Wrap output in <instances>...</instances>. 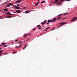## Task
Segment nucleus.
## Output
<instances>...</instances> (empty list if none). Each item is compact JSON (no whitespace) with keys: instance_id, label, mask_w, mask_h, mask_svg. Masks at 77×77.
Listing matches in <instances>:
<instances>
[{"instance_id":"f257e3e1","label":"nucleus","mask_w":77,"mask_h":77,"mask_svg":"<svg viewBox=\"0 0 77 77\" xmlns=\"http://www.w3.org/2000/svg\"><path fill=\"white\" fill-rule=\"evenodd\" d=\"M56 21V18H55L51 20H48V22L49 23H50V22H53V21H54V22H55Z\"/></svg>"},{"instance_id":"f03ea898","label":"nucleus","mask_w":77,"mask_h":77,"mask_svg":"<svg viewBox=\"0 0 77 77\" xmlns=\"http://www.w3.org/2000/svg\"><path fill=\"white\" fill-rule=\"evenodd\" d=\"M76 19H77V17H74L73 18V20H71V21L72 22L75 21L76 20Z\"/></svg>"},{"instance_id":"7ed1b4c3","label":"nucleus","mask_w":77,"mask_h":77,"mask_svg":"<svg viewBox=\"0 0 77 77\" xmlns=\"http://www.w3.org/2000/svg\"><path fill=\"white\" fill-rule=\"evenodd\" d=\"M21 2V0H18L16 1L15 3L17 4V3H20Z\"/></svg>"},{"instance_id":"20e7f679","label":"nucleus","mask_w":77,"mask_h":77,"mask_svg":"<svg viewBox=\"0 0 77 77\" xmlns=\"http://www.w3.org/2000/svg\"><path fill=\"white\" fill-rule=\"evenodd\" d=\"M62 3L60 2H59L57 4V6H59V5H62Z\"/></svg>"},{"instance_id":"39448f33","label":"nucleus","mask_w":77,"mask_h":77,"mask_svg":"<svg viewBox=\"0 0 77 77\" xmlns=\"http://www.w3.org/2000/svg\"><path fill=\"white\" fill-rule=\"evenodd\" d=\"M46 21H47V20H45L43 22L41 23L42 24V25H43V24H45V23H46Z\"/></svg>"},{"instance_id":"423d86ee","label":"nucleus","mask_w":77,"mask_h":77,"mask_svg":"<svg viewBox=\"0 0 77 77\" xmlns=\"http://www.w3.org/2000/svg\"><path fill=\"white\" fill-rule=\"evenodd\" d=\"M13 5V4H11V3H9L7 5H6V6H11V5Z\"/></svg>"},{"instance_id":"0eeeda50","label":"nucleus","mask_w":77,"mask_h":77,"mask_svg":"<svg viewBox=\"0 0 77 77\" xmlns=\"http://www.w3.org/2000/svg\"><path fill=\"white\" fill-rule=\"evenodd\" d=\"M61 17H58L57 18V19L56 18V20H60L61 19Z\"/></svg>"},{"instance_id":"6e6552de","label":"nucleus","mask_w":77,"mask_h":77,"mask_svg":"<svg viewBox=\"0 0 77 77\" xmlns=\"http://www.w3.org/2000/svg\"><path fill=\"white\" fill-rule=\"evenodd\" d=\"M16 12L17 13H20V12H21V11H20V10H16Z\"/></svg>"},{"instance_id":"1a4fd4ad","label":"nucleus","mask_w":77,"mask_h":77,"mask_svg":"<svg viewBox=\"0 0 77 77\" xmlns=\"http://www.w3.org/2000/svg\"><path fill=\"white\" fill-rule=\"evenodd\" d=\"M30 12V11H25V14H27L28 13H29Z\"/></svg>"},{"instance_id":"9d476101","label":"nucleus","mask_w":77,"mask_h":77,"mask_svg":"<svg viewBox=\"0 0 77 77\" xmlns=\"http://www.w3.org/2000/svg\"><path fill=\"white\" fill-rule=\"evenodd\" d=\"M15 7H16V8H17V9H20V7H18L17 6H15Z\"/></svg>"},{"instance_id":"9b49d317","label":"nucleus","mask_w":77,"mask_h":77,"mask_svg":"<svg viewBox=\"0 0 77 77\" xmlns=\"http://www.w3.org/2000/svg\"><path fill=\"white\" fill-rule=\"evenodd\" d=\"M60 24H66V22H62L60 23Z\"/></svg>"},{"instance_id":"f8f14e48","label":"nucleus","mask_w":77,"mask_h":77,"mask_svg":"<svg viewBox=\"0 0 77 77\" xmlns=\"http://www.w3.org/2000/svg\"><path fill=\"white\" fill-rule=\"evenodd\" d=\"M59 0H55V3H57V2H58Z\"/></svg>"},{"instance_id":"ddd939ff","label":"nucleus","mask_w":77,"mask_h":77,"mask_svg":"<svg viewBox=\"0 0 77 77\" xmlns=\"http://www.w3.org/2000/svg\"><path fill=\"white\" fill-rule=\"evenodd\" d=\"M27 34L24 35H23L24 38H26V36H27Z\"/></svg>"},{"instance_id":"4468645a","label":"nucleus","mask_w":77,"mask_h":77,"mask_svg":"<svg viewBox=\"0 0 77 77\" xmlns=\"http://www.w3.org/2000/svg\"><path fill=\"white\" fill-rule=\"evenodd\" d=\"M38 3H39V2H37L36 4H35V6H36L38 5Z\"/></svg>"},{"instance_id":"2eb2a0df","label":"nucleus","mask_w":77,"mask_h":77,"mask_svg":"<svg viewBox=\"0 0 77 77\" xmlns=\"http://www.w3.org/2000/svg\"><path fill=\"white\" fill-rule=\"evenodd\" d=\"M6 43H3L2 44V45H6Z\"/></svg>"},{"instance_id":"dca6fc26","label":"nucleus","mask_w":77,"mask_h":77,"mask_svg":"<svg viewBox=\"0 0 77 77\" xmlns=\"http://www.w3.org/2000/svg\"><path fill=\"white\" fill-rule=\"evenodd\" d=\"M45 2L43 1L41 2V4L44 3H45Z\"/></svg>"},{"instance_id":"f3484780","label":"nucleus","mask_w":77,"mask_h":77,"mask_svg":"<svg viewBox=\"0 0 77 77\" xmlns=\"http://www.w3.org/2000/svg\"><path fill=\"white\" fill-rule=\"evenodd\" d=\"M4 11H8V9H4Z\"/></svg>"},{"instance_id":"a211bd4d","label":"nucleus","mask_w":77,"mask_h":77,"mask_svg":"<svg viewBox=\"0 0 77 77\" xmlns=\"http://www.w3.org/2000/svg\"><path fill=\"white\" fill-rule=\"evenodd\" d=\"M9 15H12V16L14 15V14H9Z\"/></svg>"},{"instance_id":"6ab92c4d","label":"nucleus","mask_w":77,"mask_h":77,"mask_svg":"<svg viewBox=\"0 0 77 77\" xmlns=\"http://www.w3.org/2000/svg\"><path fill=\"white\" fill-rule=\"evenodd\" d=\"M27 45L26 46H25V47L24 48H23V50H24V49H25V48H26L27 47Z\"/></svg>"},{"instance_id":"aec40b11","label":"nucleus","mask_w":77,"mask_h":77,"mask_svg":"<svg viewBox=\"0 0 77 77\" xmlns=\"http://www.w3.org/2000/svg\"><path fill=\"white\" fill-rule=\"evenodd\" d=\"M50 27H48L46 28V30H48V28H50Z\"/></svg>"},{"instance_id":"412c9836","label":"nucleus","mask_w":77,"mask_h":77,"mask_svg":"<svg viewBox=\"0 0 77 77\" xmlns=\"http://www.w3.org/2000/svg\"><path fill=\"white\" fill-rule=\"evenodd\" d=\"M63 15V14H59L58 15V16H59V17H60V16H61V15Z\"/></svg>"},{"instance_id":"4be33fe9","label":"nucleus","mask_w":77,"mask_h":77,"mask_svg":"<svg viewBox=\"0 0 77 77\" xmlns=\"http://www.w3.org/2000/svg\"><path fill=\"white\" fill-rule=\"evenodd\" d=\"M7 14H10V12H7Z\"/></svg>"},{"instance_id":"5701e85b","label":"nucleus","mask_w":77,"mask_h":77,"mask_svg":"<svg viewBox=\"0 0 77 77\" xmlns=\"http://www.w3.org/2000/svg\"><path fill=\"white\" fill-rule=\"evenodd\" d=\"M60 26H63V25H60V26H59L58 27H60Z\"/></svg>"},{"instance_id":"b1692460","label":"nucleus","mask_w":77,"mask_h":77,"mask_svg":"<svg viewBox=\"0 0 77 77\" xmlns=\"http://www.w3.org/2000/svg\"><path fill=\"white\" fill-rule=\"evenodd\" d=\"M39 29H41V26H40L39 28Z\"/></svg>"},{"instance_id":"393cba45","label":"nucleus","mask_w":77,"mask_h":77,"mask_svg":"<svg viewBox=\"0 0 77 77\" xmlns=\"http://www.w3.org/2000/svg\"><path fill=\"white\" fill-rule=\"evenodd\" d=\"M21 42H22L21 41L18 42L17 43H19L20 44V43H21Z\"/></svg>"},{"instance_id":"a878e982","label":"nucleus","mask_w":77,"mask_h":77,"mask_svg":"<svg viewBox=\"0 0 77 77\" xmlns=\"http://www.w3.org/2000/svg\"><path fill=\"white\" fill-rule=\"evenodd\" d=\"M40 27V25H38L37 26V27Z\"/></svg>"},{"instance_id":"bb28decb","label":"nucleus","mask_w":77,"mask_h":77,"mask_svg":"<svg viewBox=\"0 0 77 77\" xmlns=\"http://www.w3.org/2000/svg\"><path fill=\"white\" fill-rule=\"evenodd\" d=\"M17 41H18V39H17L16 40L15 42H17Z\"/></svg>"},{"instance_id":"cd10ccee","label":"nucleus","mask_w":77,"mask_h":77,"mask_svg":"<svg viewBox=\"0 0 77 77\" xmlns=\"http://www.w3.org/2000/svg\"><path fill=\"white\" fill-rule=\"evenodd\" d=\"M68 14V13H64L63 14V15H66V14Z\"/></svg>"},{"instance_id":"c85d7f7f","label":"nucleus","mask_w":77,"mask_h":77,"mask_svg":"<svg viewBox=\"0 0 77 77\" xmlns=\"http://www.w3.org/2000/svg\"><path fill=\"white\" fill-rule=\"evenodd\" d=\"M47 24L48 25V24H50V23H49V22H48L47 23Z\"/></svg>"},{"instance_id":"c756f323","label":"nucleus","mask_w":77,"mask_h":77,"mask_svg":"<svg viewBox=\"0 0 77 77\" xmlns=\"http://www.w3.org/2000/svg\"><path fill=\"white\" fill-rule=\"evenodd\" d=\"M7 46H8L7 45H4V47H7Z\"/></svg>"},{"instance_id":"7c9ffc66","label":"nucleus","mask_w":77,"mask_h":77,"mask_svg":"<svg viewBox=\"0 0 77 77\" xmlns=\"http://www.w3.org/2000/svg\"><path fill=\"white\" fill-rule=\"evenodd\" d=\"M35 28H34V29L32 30L34 31V30H35Z\"/></svg>"},{"instance_id":"2f4dec72","label":"nucleus","mask_w":77,"mask_h":77,"mask_svg":"<svg viewBox=\"0 0 77 77\" xmlns=\"http://www.w3.org/2000/svg\"><path fill=\"white\" fill-rule=\"evenodd\" d=\"M1 53H2V52L1 51H0V54Z\"/></svg>"},{"instance_id":"473e14b6","label":"nucleus","mask_w":77,"mask_h":77,"mask_svg":"<svg viewBox=\"0 0 77 77\" xmlns=\"http://www.w3.org/2000/svg\"><path fill=\"white\" fill-rule=\"evenodd\" d=\"M64 19H66V18H63L62 19V20H64Z\"/></svg>"},{"instance_id":"72a5a7b5","label":"nucleus","mask_w":77,"mask_h":77,"mask_svg":"<svg viewBox=\"0 0 77 77\" xmlns=\"http://www.w3.org/2000/svg\"><path fill=\"white\" fill-rule=\"evenodd\" d=\"M14 42H12L11 44H12L13 45L14 44Z\"/></svg>"},{"instance_id":"f704fd0d","label":"nucleus","mask_w":77,"mask_h":77,"mask_svg":"<svg viewBox=\"0 0 77 77\" xmlns=\"http://www.w3.org/2000/svg\"><path fill=\"white\" fill-rule=\"evenodd\" d=\"M22 45V43L20 45H19V47H20V45Z\"/></svg>"},{"instance_id":"c9c22d12","label":"nucleus","mask_w":77,"mask_h":77,"mask_svg":"<svg viewBox=\"0 0 77 77\" xmlns=\"http://www.w3.org/2000/svg\"><path fill=\"white\" fill-rule=\"evenodd\" d=\"M13 14H14V13H15V14H16V12H13Z\"/></svg>"},{"instance_id":"e433bc0d","label":"nucleus","mask_w":77,"mask_h":77,"mask_svg":"<svg viewBox=\"0 0 77 77\" xmlns=\"http://www.w3.org/2000/svg\"><path fill=\"white\" fill-rule=\"evenodd\" d=\"M8 18H11V16H9Z\"/></svg>"},{"instance_id":"4c0bfd02","label":"nucleus","mask_w":77,"mask_h":77,"mask_svg":"<svg viewBox=\"0 0 77 77\" xmlns=\"http://www.w3.org/2000/svg\"><path fill=\"white\" fill-rule=\"evenodd\" d=\"M1 51L2 52V51H4V50H1Z\"/></svg>"},{"instance_id":"58836bf2","label":"nucleus","mask_w":77,"mask_h":77,"mask_svg":"<svg viewBox=\"0 0 77 77\" xmlns=\"http://www.w3.org/2000/svg\"><path fill=\"white\" fill-rule=\"evenodd\" d=\"M19 4H17V6H19Z\"/></svg>"},{"instance_id":"ea45409f","label":"nucleus","mask_w":77,"mask_h":77,"mask_svg":"<svg viewBox=\"0 0 77 77\" xmlns=\"http://www.w3.org/2000/svg\"><path fill=\"white\" fill-rule=\"evenodd\" d=\"M24 9H27V8L26 7H24Z\"/></svg>"},{"instance_id":"a19ab883","label":"nucleus","mask_w":77,"mask_h":77,"mask_svg":"<svg viewBox=\"0 0 77 77\" xmlns=\"http://www.w3.org/2000/svg\"><path fill=\"white\" fill-rule=\"evenodd\" d=\"M8 54V53H5V54Z\"/></svg>"},{"instance_id":"79ce46f5","label":"nucleus","mask_w":77,"mask_h":77,"mask_svg":"<svg viewBox=\"0 0 77 77\" xmlns=\"http://www.w3.org/2000/svg\"><path fill=\"white\" fill-rule=\"evenodd\" d=\"M63 0H60V1H61V2H62Z\"/></svg>"},{"instance_id":"37998d69","label":"nucleus","mask_w":77,"mask_h":77,"mask_svg":"<svg viewBox=\"0 0 77 77\" xmlns=\"http://www.w3.org/2000/svg\"><path fill=\"white\" fill-rule=\"evenodd\" d=\"M29 39H28L26 41H29Z\"/></svg>"},{"instance_id":"c03bdc74","label":"nucleus","mask_w":77,"mask_h":77,"mask_svg":"<svg viewBox=\"0 0 77 77\" xmlns=\"http://www.w3.org/2000/svg\"><path fill=\"white\" fill-rule=\"evenodd\" d=\"M2 48H0V50H1V49H2Z\"/></svg>"},{"instance_id":"a18cd8bd","label":"nucleus","mask_w":77,"mask_h":77,"mask_svg":"<svg viewBox=\"0 0 77 77\" xmlns=\"http://www.w3.org/2000/svg\"><path fill=\"white\" fill-rule=\"evenodd\" d=\"M66 0V1H69V0Z\"/></svg>"},{"instance_id":"49530a36","label":"nucleus","mask_w":77,"mask_h":77,"mask_svg":"<svg viewBox=\"0 0 77 77\" xmlns=\"http://www.w3.org/2000/svg\"><path fill=\"white\" fill-rule=\"evenodd\" d=\"M54 28H53V29H52V30H54Z\"/></svg>"},{"instance_id":"de8ad7c7","label":"nucleus","mask_w":77,"mask_h":77,"mask_svg":"<svg viewBox=\"0 0 77 77\" xmlns=\"http://www.w3.org/2000/svg\"><path fill=\"white\" fill-rule=\"evenodd\" d=\"M26 44H25L24 46H25V47H26Z\"/></svg>"},{"instance_id":"09e8293b","label":"nucleus","mask_w":77,"mask_h":77,"mask_svg":"<svg viewBox=\"0 0 77 77\" xmlns=\"http://www.w3.org/2000/svg\"><path fill=\"white\" fill-rule=\"evenodd\" d=\"M17 53V52H15L14 53V54H15V53Z\"/></svg>"},{"instance_id":"8fccbe9b","label":"nucleus","mask_w":77,"mask_h":77,"mask_svg":"<svg viewBox=\"0 0 77 77\" xmlns=\"http://www.w3.org/2000/svg\"><path fill=\"white\" fill-rule=\"evenodd\" d=\"M18 46H17V47H16V48H18Z\"/></svg>"},{"instance_id":"3c124183","label":"nucleus","mask_w":77,"mask_h":77,"mask_svg":"<svg viewBox=\"0 0 77 77\" xmlns=\"http://www.w3.org/2000/svg\"><path fill=\"white\" fill-rule=\"evenodd\" d=\"M27 6H29V5H27Z\"/></svg>"},{"instance_id":"603ef678","label":"nucleus","mask_w":77,"mask_h":77,"mask_svg":"<svg viewBox=\"0 0 77 77\" xmlns=\"http://www.w3.org/2000/svg\"><path fill=\"white\" fill-rule=\"evenodd\" d=\"M30 35V33L29 34H28V35Z\"/></svg>"},{"instance_id":"864d4df0","label":"nucleus","mask_w":77,"mask_h":77,"mask_svg":"<svg viewBox=\"0 0 77 77\" xmlns=\"http://www.w3.org/2000/svg\"><path fill=\"white\" fill-rule=\"evenodd\" d=\"M1 46H2V45H1Z\"/></svg>"},{"instance_id":"5fc2aeb1","label":"nucleus","mask_w":77,"mask_h":77,"mask_svg":"<svg viewBox=\"0 0 77 77\" xmlns=\"http://www.w3.org/2000/svg\"><path fill=\"white\" fill-rule=\"evenodd\" d=\"M0 47H2V46L0 45Z\"/></svg>"},{"instance_id":"6e6d98bb","label":"nucleus","mask_w":77,"mask_h":77,"mask_svg":"<svg viewBox=\"0 0 77 77\" xmlns=\"http://www.w3.org/2000/svg\"><path fill=\"white\" fill-rule=\"evenodd\" d=\"M1 55H2V54H0V56H1Z\"/></svg>"},{"instance_id":"4d7b16f0","label":"nucleus","mask_w":77,"mask_h":77,"mask_svg":"<svg viewBox=\"0 0 77 77\" xmlns=\"http://www.w3.org/2000/svg\"><path fill=\"white\" fill-rule=\"evenodd\" d=\"M38 0V1H39V0Z\"/></svg>"}]
</instances>
